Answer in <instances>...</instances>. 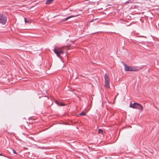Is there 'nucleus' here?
Wrapping results in <instances>:
<instances>
[{
	"instance_id": "obj_1",
	"label": "nucleus",
	"mask_w": 159,
	"mask_h": 159,
	"mask_svg": "<svg viewBox=\"0 0 159 159\" xmlns=\"http://www.w3.org/2000/svg\"><path fill=\"white\" fill-rule=\"evenodd\" d=\"M67 47H63L61 48H55L53 50L54 52L57 55V56L59 58H61L60 56V54H63L64 51L63 49H66Z\"/></svg>"
},
{
	"instance_id": "obj_2",
	"label": "nucleus",
	"mask_w": 159,
	"mask_h": 159,
	"mask_svg": "<svg viewBox=\"0 0 159 159\" xmlns=\"http://www.w3.org/2000/svg\"><path fill=\"white\" fill-rule=\"evenodd\" d=\"M129 107L134 109H138L140 111H142L143 109V107L141 105L136 102H134L133 104L131 103L130 104Z\"/></svg>"
},
{
	"instance_id": "obj_3",
	"label": "nucleus",
	"mask_w": 159,
	"mask_h": 159,
	"mask_svg": "<svg viewBox=\"0 0 159 159\" xmlns=\"http://www.w3.org/2000/svg\"><path fill=\"white\" fill-rule=\"evenodd\" d=\"M125 66V69L126 71H135L138 70V69L135 67L128 66L123 63Z\"/></svg>"
},
{
	"instance_id": "obj_4",
	"label": "nucleus",
	"mask_w": 159,
	"mask_h": 159,
	"mask_svg": "<svg viewBox=\"0 0 159 159\" xmlns=\"http://www.w3.org/2000/svg\"><path fill=\"white\" fill-rule=\"evenodd\" d=\"M104 78L105 80V86L108 88H109L110 87L109 84L110 82V79L107 73H105L104 74Z\"/></svg>"
},
{
	"instance_id": "obj_5",
	"label": "nucleus",
	"mask_w": 159,
	"mask_h": 159,
	"mask_svg": "<svg viewBox=\"0 0 159 159\" xmlns=\"http://www.w3.org/2000/svg\"><path fill=\"white\" fill-rule=\"evenodd\" d=\"M7 21V18L2 14H0V23L2 25H5Z\"/></svg>"
},
{
	"instance_id": "obj_6",
	"label": "nucleus",
	"mask_w": 159,
	"mask_h": 159,
	"mask_svg": "<svg viewBox=\"0 0 159 159\" xmlns=\"http://www.w3.org/2000/svg\"><path fill=\"white\" fill-rule=\"evenodd\" d=\"M74 16H68V17H67L64 19H62L61 21V22H64V21H67V20H68L69 19L72 18V17H74Z\"/></svg>"
},
{
	"instance_id": "obj_7",
	"label": "nucleus",
	"mask_w": 159,
	"mask_h": 159,
	"mask_svg": "<svg viewBox=\"0 0 159 159\" xmlns=\"http://www.w3.org/2000/svg\"><path fill=\"white\" fill-rule=\"evenodd\" d=\"M54 0H47L45 2V4H49L52 3Z\"/></svg>"
},
{
	"instance_id": "obj_8",
	"label": "nucleus",
	"mask_w": 159,
	"mask_h": 159,
	"mask_svg": "<svg viewBox=\"0 0 159 159\" xmlns=\"http://www.w3.org/2000/svg\"><path fill=\"white\" fill-rule=\"evenodd\" d=\"M56 103L57 104V105H58L61 106H63L64 105L63 103H60L58 101H56Z\"/></svg>"
},
{
	"instance_id": "obj_9",
	"label": "nucleus",
	"mask_w": 159,
	"mask_h": 159,
	"mask_svg": "<svg viewBox=\"0 0 159 159\" xmlns=\"http://www.w3.org/2000/svg\"><path fill=\"white\" fill-rule=\"evenodd\" d=\"M98 133L99 134H103V131L102 129H99L98 130Z\"/></svg>"
},
{
	"instance_id": "obj_10",
	"label": "nucleus",
	"mask_w": 159,
	"mask_h": 159,
	"mask_svg": "<svg viewBox=\"0 0 159 159\" xmlns=\"http://www.w3.org/2000/svg\"><path fill=\"white\" fill-rule=\"evenodd\" d=\"M85 113L84 111H82L80 114V115L81 116H84L85 115Z\"/></svg>"
},
{
	"instance_id": "obj_11",
	"label": "nucleus",
	"mask_w": 159,
	"mask_h": 159,
	"mask_svg": "<svg viewBox=\"0 0 159 159\" xmlns=\"http://www.w3.org/2000/svg\"><path fill=\"white\" fill-rule=\"evenodd\" d=\"M24 19H25V23H29V21L28 20H26V18H25Z\"/></svg>"
},
{
	"instance_id": "obj_12",
	"label": "nucleus",
	"mask_w": 159,
	"mask_h": 159,
	"mask_svg": "<svg viewBox=\"0 0 159 159\" xmlns=\"http://www.w3.org/2000/svg\"><path fill=\"white\" fill-rule=\"evenodd\" d=\"M130 2H131L130 0H128L125 2V3L128 4V3H130Z\"/></svg>"
},
{
	"instance_id": "obj_13",
	"label": "nucleus",
	"mask_w": 159,
	"mask_h": 159,
	"mask_svg": "<svg viewBox=\"0 0 159 159\" xmlns=\"http://www.w3.org/2000/svg\"><path fill=\"white\" fill-rule=\"evenodd\" d=\"M12 151L15 154H17V153L16 152V151L15 150L13 149Z\"/></svg>"
},
{
	"instance_id": "obj_14",
	"label": "nucleus",
	"mask_w": 159,
	"mask_h": 159,
	"mask_svg": "<svg viewBox=\"0 0 159 159\" xmlns=\"http://www.w3.org/2000/svg\"><path fill=\"white\" fill-rule=\"evenodd\" d=\"M140 37H143L145 38H146V37H145V36H140Z\"/></svg>"
},
{
	"instance_id": "obj_15",
	"label": "nucleus",
	"mask_w": 159,
	"mask_h": 159,
	"mask_svg": "<svg viewBox=\"0 0 159 159\" xmlns=\"http://www.w3.org/2000/svg\"><path fill=\"white\" fill-rule=\"evenodd\" d=\"M0 156H3L2 154L1 153H0Z\"/></svg>"
}]
</instances>
